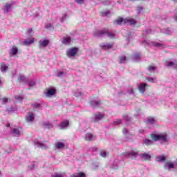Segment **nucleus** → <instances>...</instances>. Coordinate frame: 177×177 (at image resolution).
I'll return each mask as SVG.
<instances>
[{"instance_id":"nucleus-1","label":"nucleus","mask_w":177,"mask_h":177,"mask_svg":"<svg viewBox=\"0 0 177 177\" xmlns=\"http://www.w3.org/2000/svg\"><path fill=\"white\" fill-rule=\"evenodd\" d=\"M93 36L97 37V38H100V37H108V38H115V34H114V32H110L107 28H104L102 30L94 31Z\"/></svg>"},{"instance_id":"nucleus-2","label":"nucleus","mask_w":177,"mask_h":177,"mask_svg":"<svg viewBox=\"0 0 177 177\" xmlns=\"http://www.w3.org/2000/svg\"><path fill=\"white\" fill-rule=\"evenodd\" d=\"M151 138L153 140L157 141L158 140L159 142H167V134H162V135H156V134H152Z\"/></svg>"},{"instance_id":"nucleus-3","label":"nucleus","mask_w":177,"mask_h":177,"mask_svg":"<svg viewBox=\"0 0 177 177\" xmlns=\"http://www.w3.org/2000/svg\"><path fill=\"white\" fill-rule=\"evenodd\" d=\"M139 157L144 161H150V160H151V156L146 152L140 153Z\"/></svg>"},{"instance_id":"nucleus-4","label":"nucleus","mask_w":177,"mask_h":177,"mask_svg":"<svg viewBox=\"0 0 177 177\" xmlns=\"http://www.w3.org/2000/svg\"><path fill=\"white\" fill-rule=\"evenodd\" d=\"M35 119V114H34L32 112H29L26 117V121L29 124H32V122H34Z\"/></svg>"},{"instance_id":"nucleus-5","label":"nucleus","mask_w":177,"mask_h":177,"mask_svg":"<svg viewBox=\"0 0 177 177\" xmlns=\"http://www.w3.org/2000/svg\"><path fill=\"white\" fill-rule=\"evenodd\" d=\"M77 53L78 49L77 48H73L67 51L66 55L68 57H74V56H75V55H77Z\"/></svg>"},{"instance_id":"nucleus-6","label":"nucleus","mask_w":177,"mask_h":177,"mask_svg":"<svg viewBox=\"0 0 177 177\" xmlns=\"http://www.w3.org/2000/svg\"><path fill=\"white\" fill-rule=\"evenodd\" d=\"M165 66H166V67H172V68H175L176 70H177V61H166L165 63Z\"/></svg>"},{"instance_id":"nucleus-7","label":"nucleus","mask_w":177,"mask_h":177,"mask_svg":"<svg viewBox=\"0 0 177 177\" xmlns=\"http://www.w3.org/2000/svg\"><path fill=\"white\" fill-rule=\"evenodd\" d=\"M140 152L139 151H131L127 153V156L129 157L130 158H136L138 156H139V154Z\"/></svg>"},{"instance_id":"nucleus-8","label":"nucleus","mask_w":177,"mask_h":177,"mask_svg":"<svg viewBox=\"0 0 177 177\" xmlns=\"http://www.w3.org/2000/svg\"><path fill=\"white\" fill-rule=\"evenodd\" d=\"M84 140L86 142H92L93 140H96V137L93 136V133H87L84 136Z\"/></svg>"},{"instance_id":"nucleus-9","label":"nucleus","mask_w":177,"mask_h":177,"mask_svg":"<svg viewBox=\"0 0 177 177\" xmlns=\"http://www.w3.org/2000/svg\"><path fill=\"white\" fill-rule=\"evenodd\" d=\"M49 39H44V40L39 41V48H46L49 45Z\"/></svg>"},{"instance_id":"nucleus-10","label":"nucleus","mask_w":177,"mask_h":177,"mask_svg":"<svg viewBox=\"0 0 177 177\" xmlns=\"http://www.w3.org/2000/svg\"><path fill=\"white\" fill-rule=\"evenodd\" d=\"M34 145L37 147H39L40 149H48V147H49V145L38 141H35Z\"/></svg>"},{"instance_id":"nucleus-11","label":"nucleus","mask_w":177,"mask_h":177,"mask_svg":"<svg viewBox=\"0 0 177 177\" xmlns=\"http://www.w3.org/2000/svg\"><path fill=\"white\" fill-rule=\"evenodd\" d=\"M100 46L101 49H103L104 50H107V49H111V48H113V44L102 43L100 44Z\"/></svg>"},{"instance_id":"nucleus-12","label":"nucleus","mask_w":177,"mask_h":177,"mask_svg":"<svg viewBox=\"0 0 177 177\" xmlns=\"http://www.w3.org/2000/svg\"><path fill=\"white\" fill-rule=\"evenodd\" d=\"M150 46H156V48H164V44L156 41H148L147 42Z\"/></svg>"},{"instance_id":"nucleus-13","label":"nucleus","mask_w":177,"mask_h":177,"mask_svg":"<svg viewBox=\"0 0 177 177\" xmlns=\"http://www.w3.org/2000/svg\"><path fill=\"white\" fill-rule=\"evenodd\" d=\"M124 24H129L130 26H133L136 24V21L132 18H126L124 19Z\"/></svg>"},{"instance_id":"nucleus-14","label":"nucleus","mask_w":177,"mask_h":177,"mask_svg":"<svg viewBox=\"0 0 177 177\" xmlns=\"http://www.w3.org/2000/svg\"><path fill=\"white\" fill-rule=\"evenodd\" d=\"M1 73H6L8 70H9V64H5V62L1 63V68H0Z\"/></svg>"},{"instance_id":"nucleus-15","label":"nucleus","mask_w":177,"mask_h":177,"mask_svg":"<svg viewBox=\"0 0 177 177\" xmlns=\"http://www.w3.org/2000/svg\"><path fill=\"white\" fill-rule=\"evenodd\" d=\"M90 104L93 109H96V107H99V106L102 104V102H100V100H92L91 101Z\"/></svg>"},{"instance_id":"nucleus-16","label":"nucleus","mask_w":177,"mask_h":177,"mask_svg":"<svg viewBox=\"0 0 177 177\" xmlns=\"http://www.w3.org/2000/svg\"><path fill=\"white\" fill-rule=\"evenodd\" d=\"M104 117V115L103 114L98 113L95 115V118L93 121V122H99V121H100V120H102Z\"/></svg>"},{"instance_id":"nucleus-17","label":"nucleus","mask_w":177,"mask_h":177,"mask_svg":"<svg viewBox=\"0 0 177 177\" xmlns=\"http://www.w3.org/2000/svg\"><path fill=\"white\" fill-rule=\"evenodd\" d=\"M146 86H147V84L146 83H140L138 86V89L141 93H145V91H146Z\"/></svg>"},{"instance_id":"nucleus-18","label":"nucleus","mask_w":177,"mask_h":177,"mask_svg":"<svg viewBox=\"0 0 177 177\" xmlns=\"http://www.w3.org/2000/svg\"><path fill=\"white\" fill-rule=\"evenodd\" d=\"M11 133L13 136H20L21 135V129H13Z\"/></svg>"},{"instance_id":"nucleus-19","label":"nucleus","mask_w":177,"mask_h":177,"mask_svg":"<svg viewBox=\"0 0 177 177\" xmlns=\"http://www.w3.org/2000/svg\"><path fill=\"white\" fill-rule=\"evenodd\" d=\"M34 38L32 39H26L23 41V45H26V46H30L31 44H34Z\"/></svg>"},{"instance_id":"nucleus-20","label":"nucleus","mask_w":177,"mask_h":177,"mask_svg":"<svg viewBox=\"0 0 177 177\" xmlns=\"http://www.w3.org/2000/svg\"><path fill=\"white\" fill-rule=\"evenodd\" d=\"M62 43L63 44V45H70V44L71 43V37H64Z\"/></svg>"},{"instance_id":"nucleus-21","label":"nucleus","mask_w":177,"mask_h":177,"mask_svg":"<svg viewBox=\"0 0 177 177\" xmlns=\"http://www.w3.org/2000/svg\"><path fill=\"white\" fill-rule=\"evenodd\" d=\"M55 147L57 150H61V149H64L65 145L63 142H57L55 144Z\"/></svg>"},{"instance_id":"nucleus-22","label":"nucleus","mask_w":177,"mask_h":177,"mask_svg":"<svg viewBox=\"0 0 177 177\" xmlns=\"http://www.w3.org/2000/svg\"><path fill=\"white\" fill-rule=\"evenodd\" d=\"M56 93V90L55 88H49L46 93V96L49 97L50 96H53Z\"/></svg>"},{"instance_id":"nucleus-23","label":"nucleus","mask_w":177,"mask_h":177,"mask_svg":"<svg viewBox=\"0 0 177 177\" xmlns=\"http://www.w3.org/2000/svg\"><path fill=\"white\" fill-rule=\"evenodd\" d=\"M18 53H19V49H17V47H12L10 50V56H15L17 55Z\"/></svg>"},{"instance_id":"nucleus-24","label":"nucleus","mask_w":177,"mask_h":177,"mask_svg":"<svg viewBox=\"0 0 177 177\" xmlns=\"http://www.w3.org/2000/svg\"><path fill=\"white\" fill-rule=\"evenodd\" d=\"M42 125L44 128H46L47 129H52V128H53V124H52V123L49 122H44Z\"/></svg>"},{"instance_id":"nucleus-25","label":"nucleus","mask_w":177,"mask_h":177,"mask_svg":"<svg viewBox=\"0 0 177 177\" xmlns=\"http://www.w3.org/2000/svg\"><path fill=\"white\" fill-rule=\"evenodd\" d=\"M70 122L68 120H65L59 124L60 129H64L65 128H67L68 127V124Z\"/></svg>"},{"instance_id":"nucleus-26","label":"nucleus","mask_w":177,"mask_h":177,"mask_svg":"<svg viewBox=\"0 0 177 177\" xmlns=\"http://www.w3.org/2000/svg\"><path fill=\"white\" fill-rule=\"evenodd\" d=\"M165 168L166 169H172L175 168V165H174V163L171 162H167L165 165Z\"/></svg>"},{"instance_id":"nucleus-27","label":"nucleus","mask_w":177,"mask_h":177,"mask_svg":"<svg viewBox=\"0 0 177 177\" xmlns=\"http://www.w3.org/2000/svg\"><path fill=\"white\" fill-rule=\"evenodd\" d=\"M122 23H124V19L119 18L114 21L113 24H115V26H121Z\"/></svg>"},{"instance_id":"nucleus-28","label":"nucleus","mask_w":177,"mask_h":177,"mask_svg":"<svg viewBox=\"0 0 177 177\" xmlns=\"http://www.w3.org/2000/svg\"><path fill=\"white\" fill-rule=\"evenodd\" d=\"M71 177H86V175L84 172H79L77 174L71 175Z\"/></svg>"},{"instance_id":"nucleus-29","label":"nucleus","mask_w":177,"mask_h":177,"mask_svg":"<svg viewBox=\"0 0 177 177\" xmlns=\"http://www.w3.org/2000/svg\"><path fill=\"white\" fill-rule=\"evenodd\" d=\"M10 9H12V4L7 3L4 7L5 13L10 12Z\"/></svg>"},{"instance_id":"nucleus-30","label":"nucleus","mask_w":177,"mask_h":177,"mask_svg":"<svg viewBox=\"0 0 177 177\" xmlns=\"http://www.w3.org/2000/svg\"><path fill=\"white\" fill-rule=\"evenodd\" d=\"M147 122V124H156V119H154V118H148Z\"/></svg>"},{"instance_id":"nucleus-31","label":"nucleus","mask_w":177,"mask_h":177,"mask_svg":"<svg viewBox=\"0 0 177 177\" xmlns=\"http://www.w3.org/2000/svg\"><path fill=\"white\" fill-rule=\"evenodd\" d=\"M19 82H27V79L26 78V76L21 75L18 77Z\"/></svg>"},{"instance_id":"nucleus-32","label":"nucleus","mask_w":177,"mask_h":177,"mask_svg":"<svg viewBox=\"0 0 177 177\" xmlns=\"http://www.w3.org/2000/svg\"><path fill=\"white\" fill-rule=\"evenodd\" d=\"M140 59V54L139 53L135 54L133 56V59L134 60V62H139Z\"/></svg>"},{"instance_id":"nucleus-33","label":"nucleus","mask_w":177,"mask_h":177,"mask_svg":"<svg viewBox=\"0 0 177 177\" xmlns=\"http://www.w3.org/2000/svg\"><path fill=\"white\" fill-rule=\"evenodd\" d=\"M119 63H120V64H124L127 63V57L123 56V57H120V59L119 60Z\"/></svg>"},{"instance_id":"nucleus-34","label":"nucleus","mask_w":177,"mask_h":177,"mask_svg":"<svg viewBox=\"0 0 177 177\" xmlns=\"http://www.w3.org/2000/svg\"><path fill=\"white\" fill-rule=\"evenodd\" d=\"M146 80L149 81V82H152L153 84H154V82H156V77H147Z\"/></svg>"},{"instance_id":"nucleus-35","label":"nucleus","mask_w":177,"mask_h":177,"mask_svg":"<svg viewBox=\"0 0 177 177\" xmlns=\"http://www.w3.org/2000/svg\"><path fill=\"white\" fill-rule=\"evenodd\" d=\"M157 68H156V66H149L147 68L148 71H149V73H154V71H156Z\"/></svg>"},{"instance_id":"nucleus-36","label":"nucleus","mask_w":177,"mask_h":177,"mask_svg":"<svg viewBox=\"0 0 177 177\" xmlns=\"http://www.w3.org/2000/svg\"><path fill=\"white\" fill-rule=\"evenodd\" d=\"M136 12H137L138 15H140V13H142V12H143V7L137 6Z\"/></svg>"},{"instance_id":"nucleus-37","label":"nucleus","mask_w":177,"mask_h":177,"mask_svg":"<svg viewBox=\"0 0 177 177\" xmlns=\"http://www.w3.org/2000/svg\"><path fill=\"white\" fill-rule=\"evenodd\" d=\"M156 160L158 162H162V161H165V156H158Z\"/></svg>"},{"instance_id":"nucleus-38","label":"nucleus","mask_w":177,"mask_h":177,"mask_svg":"<svg viewBox=\"0 0 177 177\" xmlns=\"http://www.w3.org/2000/svg\"><path fill=\"white\" fill-rule=\"evenodd\" d=\"M153 143V140H149V139H145L144 140V145H150Z\"/></svg>"},{"instance_id":"nucleus-39","label":"nucleus","mask_w":177,"mask_h":177,"mask_svg":"<svg viewBox=\"0 0 177 177\" xmlns=\"http://www.w3.org/2000/svg\"><path fill=\"white\" fill-rule=\"evenodd\" d=\"M1 100L2 102V104H6V103H8L10 100V99L4 97V98L1 99Z\"/></svg>"},{"instance_id":"nucleus-40","label":"nucleus","mask_w":177,"mask_h":177,"mask_svg":"<svg viewBox=\"0 0 177 177\" xmlns=\"http://www.w3.org/2000/svg\"><path fill=\"white\" fill-rule=\"evenodd\" d=\"M28 86H35V81L34 80H30V82H28Z\"/></svg>"},{"instance_id":"nucleus-41","label":"nucleus","mask_w":177,"mask_h":177,"mask_svg":"<svg viewBox=\"0 0 177 177\" xmlns=\"http://www.w3.org/2000/svg\"><path fill=\"white\" fill-rule=\"evenodd\" d=\"M165 34H167V35H169L171 34L172 32H171V30L169 28L165 29L164 31H162Z\"/></svg>"},{"instance_id":"nucleus-42","label":"nucleus","mask_w":177,"mask_h":177,"mask_svg":"<svg viewBox=\"0 0 177 177\" xmlns=\"http://www.w3.org/2000/svg\"><path fill=\"white\" fill-rule=\"evenodd\" d=\"M16 110H17L16 108L11 106L10 109H7V111H8V113H13L16 111Z\"/></svg>"},{"instance_id":"nucleus-43","label":"nucleus","mask_w":177,"mask_h":177,"mask_svg":"<svg viewBox=\"0 0 177 177\" xmlns=\"http://www.w3.org/2000/svg\"><path fill=\"white\" fill-rule=\"evenodd\" d=\"M57 77H59V78H62V77H64V72L60 71L57 74Z\"/></svg>"},{"instance_id":"nucleus-44","label":"nucleus","mask_w":177,"mask_h":177,"mask_svg":"<svg viewBox=\"0 0 177 177\" xmlns=\"http://www.w3.org/2000/svg\"><path fill=\"white\" fill-rule=\"evenodd\" d=\"M122 120L120 119H117L113 122L114 125H120L121 124Z\"/></svg>"},{"instance_id":"nucleus-45","label":"nucleus","mask_w":177,"mask_h":177,"mask_svg":"<svg viewBox=\"0 0 177 177\" xmlns=\"http://www.w3.org/2000/svg\"><path fill=\"white\" fill-rule=\"evenodd\" d=\"M100 156L101 157H107V152L102 151L100 152Z\"/></svg>"},{"instance_id":"nucleus-46","label":"nucleus","mask_w":177,"mask_h":177,"mask_svg":"<svg viewBox=\"0 0 177 177\" xmlns=\"http://www.w3.org/2000/svg\"><path fill=\"white\" fill-rule=\"evenodd\" d=\"M124 121H131V118L128 116V115H124L123 116Z\"/></svg>"},{"instance_id":"nucleus-47","label":"nucleus","mask_w":177,"mask_h":177,"mask_svg":"<svg viewBox=\"0 0 177 177\" xmlns=\"http://www.w3.org/2000/svg\"><path fill=\"white\" fill-rule=\"evenodd\" d=\"M97 80L99 81V82H104V78H103L102 76H98Z\"/></svg>"},{"instance_id":"nucleus-48","label":"nucleus","mask_w":177,"mask_h":177,"mask_svg":"<svg viewBox=\"0 0 177 177\" xmlns=\"http://www.w3.org/2000/svg\"><path fill=\"white\" fill-rule=\"evenodd\" d=\"M66 17H67V15L64 14V15H62V17L60 19L61 23H63V21H64V20H66Z\"/></svg>"},{"instance_id":"nucleus-49","label":"nucleus","mask_w":177,"mask_h":177,"mask_svg":"<svg viewBox=\"0 0 177 177\" xmlns=\"http://www.w3.org/2000/svg\"><path fill=\"white\" fill-rule=\"evenodd\" d=\"M146 34H151V29H147L143 33V35H146Z\"/></svg>"},{"instance_id":"nucleus-50","label":"nucleus","mask_w":177,"mask_h":177,"mask_svg":"<svg viewBox=\"0 0 177 177\" xmlns=\"http://www.w3.org/2000/svg\"><path fill=\"white\" fill-rule=\"evenodd\" d=\"M33 106L35 109H41V104L35 103Z\"/></svg>"},{"instance_id":"nucleus-51","label":"nucleus","mask_w":177,"mask_h":177,"mask_svg":"<svg viewBox=\"0 0 177 177\" xmlns=\"http://www.w3.org/2000/svg\"><path fill=\"white\" fill-rule=\"evenodd\" d=\"M51 177H63V174H55L54 175L51 176Z\"/></svg>"},{"instance_id":"nucleus-52","label":"nucleus","mask_w":177,"mask_h":177,"mask_svg":"<svg viewBox=\"0 0 177 177\" xmlns=\"http://www.w3.org/2000/svg\"><path fill=\"white\" fill-rule=\"evenodd\" d=\"M110 15V11L109 10H106L102 12V16H107Z\"/></svg>"},{"instance_id":"nucleus-53","label":"nucleus","mask_w":177,"mask_h":177,"mask_svg":"<svg viewBox=\"0 0 177 177\" xmlns=\"http://www.w3.org/2000/svg\"><path fill=\"white\" fill-rule=\"evenodd\" d=\"M75 96H76L77 97H80L82 96V93L81 92L75 93Z\"/></svg>"},{"instance_id":"nucleus-54","label":"nucleus","mask_w":177,"mask_h":177,"mask_svg":"<svg viewBox=\"0 0 177 177\" xmlns=\"http://www.w3.org/2000/svg\"><path fill=\"white\" fill-rule=\"evenodd\" d=\"M15 99L18 101H20V100H23V97L20 96V95H16L15 96Z\"/></svg>"},{"instance_id":"nucleus-55","label":"nucleus","mask_w":177,"mask_h":177,"mask_svg":"<svg viewBox=\"0 0 177 177\" xmlns=\"http://www.w3.org/2000/svg\"><path fill=\"white\" fill-rule=\"evenodd\" d=\"M35 167V165L34 163H32L31 165L28 166L29 169H34Z\"/></svg>"},{"instance_id":"nucleus-56","label":"nucleus","mask_w":177,"mask_h":177,"mask_svg":"<svg viewBox=\"0 0 177 177\" xmlns=\"http://www.w3.org/2000/svg\"><path fill=\"white\" fill-rule=\"evenodd\" d=\"M90 151H97V148L92 147L89 149Z\"/></svg>"},{"instance_id":"nucleus-57","label":"nucleus","mask_w":177,"mask_h":177,"mask_svg":"<svg viewBox=\"0 0 177 177\" xmlns=\"http://www.w3.org/2000/svg\"><path fill=\"white\" fill-rule=\"evenodd\" d=\"M122 132L124 135H128V130L126 128L123 129Z\"/></svg>"},{"instance_id":"nucleus-58","label":"nucleus","mask_w":177,"mask_h":177,"mask_svg":"<svg viewBox=\"0 0 177 177\" xmlns=\"http://www.w3.org/2000/svg\"><path fill=\"white\" fill-rule=\"evenodd\" d=\"M75 2H77V3H84V0H75Z\"/></svg>"},{"instance_id":"nucleus-59","label":"nucleus","mask_w":177,"mask_h":177,"mask_svg":"<svg viewBox=\"0 0 177 177\" xmlns=\"http://www.w3.org/2000/svg\"><path fill=\"white\" fill-rule=\"evenodd\" d=\"M128 93H129V95H132L133 93V89H131L130 91H128Z\"/></svg>"},{"instance_id":"nucleus-60","label":"nucleus","mask_w":177,"mask_h":177,"mask_svg":"<svg viewBox=\"0 0 177 177\" xmlns=\"http://www.w3.org/2000/svg\"><path fill=\"white\" fill-rule=\"evenodd\" d=\"M50 27H52V24H48L46 26V28H50Z\"/></svg>"},{"instance_id":"nucleus-61","label":"nucleus","mask_w":177,"mask_h":177,"mask_svg":"<svg viewBox=\"0 0 177 177\" xmlns=\"http://www.w3.org/2000/svg\"><path fill=\"white\" fill-rule=\"evenodd\" d=\"M138 133H145V130H143V129H140V130L138 131Z\"/></svg>"},{"instance_id":"nucleus-62","label":"nucleus","mask_w":177,"mask_h":177,"mask_svg":"<svg viewBox=\"0 0 177 177\" xmlns=\"http://www.w3.org/2000/svg\"><path fill=\"white\" fill-rule=\"evenodd\" d=\"M28 32L29 34H31V32H32V28H28Z\"/></svg>"},{"instance_id":"nucleus-63","label":"nucleus","mask_w":177,"mask_h":177,"mask_svg":"<svg viewBox=\"0 0 177 177\" xmlns=\"http://www.w3.org/2000/svg\"><path fill=\"white\" fill-rule=\"evenodd\" d=\"M97 167H99V163H96V165L95 166V168H97Z\"/></svg>"},{"instance_id":"nucleus-64","label":"nucleus","mask_w":177,"mask_h":177,"mask_svg":"<svg viewBox=\"0 0 177 177\" xmlns=\"http://www.w3.org/2000/svg\"><path fill=\"white\" fill-rule=\"evenodd\" d=\"M8 153H12V151H8Z\"/></svg>"}]
</instances>
